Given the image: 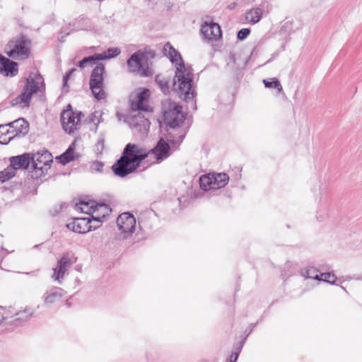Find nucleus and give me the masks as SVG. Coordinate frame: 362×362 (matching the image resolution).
<instances>
[{"label": "nucleus", "mask_w": 362, "mask_h": 362, "mask_svg": "<svg viewBox=\"0 0 362 362\" xmlns=\"http://www.w3.org/2000/svg\"><path fill=\"white\" fill-rule=\"evenodd\" d=\"M263 13V10L259 7L251 8L247 11L245 19L252 24H255L260 21Z\"/></svg>", "instance_id": "b1692460"}, {"label": "nucleus", "mask_w": 362, "mask_h": 362, "mask_svg": "<svg viewBox=\"0 0 362 362\" xmlns=\"http://www.w3.org/2000/svg\"><path fill=\"white\" fill-rule=\"evenodd\" d=\"M101 58L102 57H100V55L98 54H94L93 55L84 57L78 63L77 66L81 69H83L88 65L93 66L98 61H101Z\"/></svg>", "instance_id": "393cba45"}, {"label": "nucleus", "mask_w": 362, "mask_h": 362, "mask_svg": "<svg viewBox=\"0 0 362 362\" xmlns=\"http://www.w3.org/2000/svg\"><path fill=\"white\" fill-rule=\"evenodd\" d=\"M16 172L13 170V168L8 165L4 170L0 171V182H5L16 175Z\"/></svg>", "instance_id": "c756f323"}, {"label": "nucleus", "mask_w": 362, "mask_h": 362, "mask_svg": "<svg viewBox=\"0 0 362 362\" xmlns=\"http://www.w3.org/2000/svg\"><path fill=\"white\" fill-rule=\"evenodd\" d=\"M89 122H95L97 119V123L95 124L97 129L98 124L102 121V113L99 111H95L93 112L88 117Z\"/></svg>", "instance_id": "ea45409f"}, {"label": "nucleus", "mask_w": 362, "mask_h": 362, "mask_svg": "<svg viewBox=\"0 0 362 362\" xmlns=\"http://www.w3.org/2000/svg\"><path fill=\"white\" fill-rule=\"evenodd\" d=\"M251 326L252 329H250V333L252 332V329L256 326V324H252Z\"/></svg>", "instance_id": "603ef678"}, {"label": "nucleus", "mask_w": 362, "mask_h": 362, "mask_svg": "<svg viewBox=\"0 0 362 362\" xmlns=\"http://www.w3.org/2000/svg\"><path fill=\"white\" fill-rule=\"evenodd\" d=\"M130 126L142 135L148 134L150 128V122L141 112H138L137 115L132 116L129 119Z\"/></svg>", "instance_id": "4468645a"}, {"label": "nucleus", "mask_w": 362, "mask_h": 362, "mask_svg": "<svg viewBox=\"0 0 362 362\" xmlns=\"http://www.w3.org/2000/svg\"><path fill=\"white\" fill-rule=\"evenodd\" d=\"M317 218L320 219V221H322V219L320 218V216L319 215L317 216Z\"/></svg>", "instance_id": "864d4df0"}, {"label": "nucleus", "mask_w": 362, "mask_h": 362, "mask_svg": "<svg viewBox=\"0 0 362 362\" xmlns=\"http://www.w3.org/2000/svg\"><path fill=\"white\" fill-rule=\"evenodd\" d=\"M79 209L83 213L89 214L91 211L93 213H96V209L99 208H104L106 211V213L111 212L112 209L110 206L107 204H97L95 202L90 201V202H79Z\"/></svg>", "instance_id": "aec40b11"}, {"label": "nucleus", "mask_w": 362, "mask_h": 362, "mask_svg": "<svg viewBox=\"0 0 362 362\" xmlns=\"http://www.w3.org/2000/svg\"><path fill=\"white\" fill-rule=\"evenodd\" d=\"M163 122L169 128V129H167L168 134L166 136L168 141L160 138L156 145L147 151L148 156L153 155L157 163H161L170 156L171 148L170 144L172 145L180 144L185 136L183 130L177 128L185 119V116L182 112V107L175 103L169 102L168 108L163 110Z\"/></svg>", "instance_id": "f257e3e1"}, {"label": "nucleus", "mask_w": 362, "mask_h": 362, "mask_svg": "<svg viewBox=\"0 0 362 362\" xmlns=\"http://www.w3.org/2000/svg\"><path fill=\"white\" fill-rule=\"evenodd\" d=\"M71 265V259L67 255H63L57 262V266L54 268L52 278L58 283H61V280L66 272L68 267Z\"/></svg>", "instance_id": "f3484780"}, {"label": "nucleus", "mask_w": 362, "mask_h": 362, "mask_svg": "<svg viewBox=\"0 0 362 362\" xmlns=\"http://www.w3.org/2000/svg\"><path fill=\"white\" fill-rule=\"evenodd\" d=\"M33 158L31 157V153H25L19 156H12L9 158L10 166L14 172L18 169L26 170L32 163Z\"/></svg>", "instance_id": "2eb2a0df"}, {"label": "nucleus", "mask_w": 362, "mask_h": 362, "mask_svg": "<svg viewBox=\"0 0 362 362\" xmlns=\"http://www.w3.org/2000/svg\"><path fill=\"white\" fill-rule=\"evenodd\" d=\"M18 63L0 54V73L5 76L13 77L18 71Z\"/></svg>", "instance_id": "dca6fc26"}, {"label": "nucleus", "mask_w": 362, "mask_h": 362, "mask_svg": "<svg viewBox=\"0 0 362 362\" xmlns=\"http://www.w3.org/2000/svg\"><path fill=\"white\" fill-rule=\"evenodd\" d=\"M141 53L143 54L142 59L144 62L148 61L149 59H153L155 57V52L148 47H146L144 50H141Z\"/></svg>", "instance_id": "e433bc0d"}, {"label": "nucleus", "mask_w": 362, "mask_h": 362, "mask_svg": "<svg viewBox=\"0 0 362 362\" xmlns=\"http://www.w3.org/2000/svg\"><path fill=\"white\" fill-rule=\"evenodd\" d=\"M238 356H239V352L238 351L232 353V354L230 355L229 361H231V362H236L238 358Z\"/></svg>", "instance_id": "49530a36"}, {"label": "nucleus", "mask_w": 362, "mask_h": 362, "mask_svg": "<svg viewBox=\"0 0 362 362\" xmlns=\"http://www.w3.org/2000/svg\"><path fill=\"white\" fill-rule=\"evenodd\" d=\"M105 139L103 136H100L97 143L95 145V151L97 154H102L104 149Z\"/></svg>", "instance_id": "4c0bfd02"}, {"label": "nucleus", "mask_w": 362, "mask_h": 362, "mask_svg": "<svg viewBox=\"0 0 362 362\" xmlns=\"http://www.w3.org/2000/svg\"><path fill=\"white\" fill-rule=\"evenodd\" d=\"M173 89L178 94L179 98L185 102L192 100L196 95L193 89L192 69L190 67L185 66L184 62H182L180 66H176Z\"/></svg>", "instance_id": "f03ea898"}, {"label": "nucleus", "mask_w": 362, "mask_h": 362, "mask_svg": "<svg viewBox=\"0 0 362 362\" xmlns=\"http://www.w3.org/2000/svg\"><path fill=\"white\" fill-rule=\"evenodd\" d=\"M141 49H139L132 54L127 61V65L130 72L139 73L141 71V75L149 76L151 71L148 67H144V60L142 59Z\"/></svg>", "instance_id": "6e6552de"}, {"label": "nucleus", "mask_w": 362, "mask_h": 362, "mask_svg": "<svg viewBox=\"0 0 362 362\" xmlns=\"http://www.w3.org/2000/svg\"><path fill=\"white\" fill-rule=\"evenodd\" d=\"M76 30H89L92 29V25L89 18L81 16L74 24Z\"/></svg>", "instance_id": "a878e982"}, {"label": "nucleus", "mask_w": 362, "mask_h": 362, "mask_svg": "<svg viewBox=\"0 0 362 362\" xmlns=\"http://www.w3.org/2000/svg\"><path fill=\"white\" fill-rule=\"evenodd\" d=\"M199 186L204 191L214 189L211 173L203 175L199 177Z\"/></svg>", "instance_id": "cd10ccee"}, {"label": "nucleus", "mask_w": 362, "mask_h": 362, "mask_svg": "<svg viewBox=\"0 0 362 362\" xmlns=\"http://www.w3.org/2000/svg\"><path fill=\"white\" fill-rule=\"evenodd\" d=\"M105 71V65L102 63H98L93 69L90 78V88L95 98L98 100H102L105 97V93L103 88Z\"/></svg>", "instance_id": "0eeeda50"}, {"label": "nucleus", "mask_w": 362, "mask_h": 362, "mask_svg": "<svg viewBox=\"0 0 362 362\" xmlns=\"http://www.w3.org/2000/svg\"><path fill=\"white\" fill-rule=\"evenodd\" d=\"M76 29V27L74 26V24L71 25L69 24L67 26H64L62 28V30L59 33L58 39L62 42L65 41L66 36L69 35L71 33H72Z\"/></svg>", "instance_id": "473e14b6"}, {"label": "nucleus", "mask_w": 362, "mask_h": 362, "mask_svg": "<svg viewBox=\"0 0 362 362\" xmlns=\"http://www.w3.org/2000/svg\"><path fill=\"white\" fill-rule=\"evenodd\" d=\"M263 83L266 88H275V89L278 90L279 91H281L282 90V86H281L279 81L276 78H273L272 79V81H268V80L264 79Z\"/></svg>", "instance_id": "72a5a7b5"}, {"label": "nucleus", "mask_w": 362, "mask_h": 362, "mask_svg": "<svg viewBox=\"0 0 362 362\" xmlns=\"http://www.w3.org/2000/svg\"><path fill=\"white\" fill-rule=\"evenodd\" d=\"M163 54L168 57L170 61L176 65L180 66L182 62H184L180 53L176 50L170 42H166L163 48Z\"/></svg>", "instance_id": "6ab92c4d"}, {"label": "nucleus", "mask_w": 362, "mask_h": 362, "mask_svg": "<svg viewBox=\"0 0 362 362\" xmlns=\"http://www.w3.org/2000/svg\"><path fill=\"white\" fill-rule=\"evenodd\" d=\"M156 82L160 87L162 92L165 94L169 93L170 90V86H169V81L167 80L165 77L157 75L156 76Z\"/></svg>", "instance_id": "c85d7f7f"}, {"label": "nucleus", "mask_w": 362, "mask_h": 362, "mask_svg": "<svg viewBox=\"0 0 362 362\" xmlns=\"http://www.w3.org/2000/svg\"><path fill=\"white\" fill-rule=\"evenodd\" d=\"M107 54L105 52L98 54L102 57L101 60L116 57L121 53V50L118 47H110L107 49Z\"/></svg>", "instance_id": "7c9ffc66"}, {"label": "nucleus", "mask_w": 362, "mask_h": 362, "mask_svg": "<svg viewBox=\"0 0 362 362\" xmlns=\"http://www.w3.org/2000/svg\"><path fill=\"white\" fill-rule=\"evenodd\" d=\"M83 114L81 111H74L70 104L61 112L60 121L64 132L69 134H74L81 126Z\"/></svg>", "instance_id": "423d86ee"}, {"label": "nucleus", "mask_w": 362, "mask_h": 362, "mask_svg": "<svg viewBox=\"0 0 362 362\" xmlns=\"http://www.w3.org/2000/svg\"><path fill=\"white\" fill-rule=\"evenodd\" d=\"M132 108L133 110H139L144 112H148L149 107L144 102H141L138 100L132 103Z\"/></svg>", "instance_id": "f704fd0d"}, {"label": "nucleus", "mask_w": 362, "mask_h": 362, "mask_svg": "<svg viewBox=\"0 0 362 362\" xmlns=\"http://www.w3.org/2000/svg\"><path fill=\"white\" fill-rule=\"evenodd\" d=\"M76 71V69L73 68L69 69L66 74L64 76V77L66 78V79H69L71 75Z\"/></svg>", "instance_id": "de8ad7c7"}, {"label": "nucleus", "mask_w": 362, "mask_h": 362, "mask_svg": "<svg viewBox=\"0 0 362 362\" xmlns=\"http://www.w3.org/2000/svg\"><path fill=\"white\" fill-rule=\"evenodd\" d=\"M149 90L147 88L143 89L141 91L137 93V100L141 102H146L149 98Z\"/></svg>", "instance_id": "58836bf2"}, {"label": "nucleus", "mask_w": 362, "mask_h": 362, "mask_svg": "<svg viewBox=\"0 0 362 362\" xmlns=\"http://www.w3.org/2000/svg\"><path fill=\"white\" fill-rule=\"evenodd\" d=\"M66 228L74 233H86L99 228L98 226H92V220L89 216L84 218H76L73 221L66 224Z\"/></svg>", "instance_id": "9b49d317"}, {"label": "nucleus", "mask_w": 362, "mask_h": 362, "mask_svg": "<svg viewBox=\"0 0 362 362\" xmlns=\"http://www.w3.org/2000/svg\"><path fill=\"white\" fill-rule=\"evenodd\" d=\"M38 246H39L38 245H35L34 246V247H37Z\"/></svg>", "instance_id": "6e6d98bb"}, {"label": "nucleus", "mask_w": 362, "mask_h": 362, "mask_svg": "<svg viewBox=\"0 0 362 362\" xmlns=\"http://www.w3.org/2000/svg\"><path fill=\"white\" fill-rule=\"evenodd\" d=\"M301 275L305 278L313 279L315 280L320 281V274H318V270L313 267H308L301 270Z\"/></svg>", "instance_id": "bb28decb"}, {"label": "nucleus", "mask_w": 362, "mask_h": 362, "mask_svg": "<svg viewBox=\"0 0 362 362\" xmlns=\"http://www.w3.org/2000/svg\"><path fill=\"white\" fill-rule=\"evenodd\" d=\"M320 278H322L320 281L329 283L330 284H334L337 277L336 276L331 272H326L320 274Z\"/></svg>", "instance_id": "c9c22d12"}, {"label": "nucleus", "mask_w": 362, "mask_h": 362, "mask_svg": "<svg viewBox=\"0 0 362 362\" xmlns=\"http://www.w3.org/2000/svg\"><path fill=\"white\" fill-rule=\"evenodd\" d=\"M103 163L102 162L96 161L93 164L95 170L98 172H102L103 168Z\"/></svg>", "instance_id": "37998d69"}, {"label": "nucleus", "mask_w": 362, "mask_h": 362, "mask_svg": "<svg viewBox=\"0 0 362 362\" xmlns=\"http://www.w3.org/2000/svg\"><path fill=\"white\" fill-rule=\"evenodd\" d=\"M238 6V4L234 1L227 6V8L229 10H233Z\"/></svg>", "instance_id": "09e8293b"}, {"label": "nucleus", "mask_w": 362, "mask_h": 362, "mask_svg": "<svg viewBox=\"0 0 362 362\" xmlns=\"http://www.w3.org/2000/svg\"><path fill=\"white\" fill-rule=\"evenodd\" d=\"M89 217L92 220V223L94 222V224L92 223V226L99 225V227H100L101 226L103 219L105 218V214H102L101 216L98 214L95 216L93 215H90V216H89Z\"/></svg>", "instance_id": "79ce46f5"}, {"label": "nucleus", "mask_w": 362, "mask_h": 362, "mask_svg": "<svg viewBox=\"0 0 362 362\" xmlns=\"http://www.w3.org/2000/svg\"><path fill=\"white\" fill-rule=\"evenodd\" d=\"M30 40L25 35L11 40L6 46L5 53L13 59H28L30 55Z\"/></svg>", "instance_id": "20e7f679"}, {"label": "nucleus", "mask_w": 362, "mask_h": 362, "mask_svg": "<svg viewBox=\"0 0 362 362\" xmlns=\"http://www.w3.org/2000/svg\"><path fill=\"white\" fill-rule=\"evenodd\" d=\"M211 180L214 189L224 187L229 180V177L226 173H211Z\"/></svg>", "instance_id": "4be33fe9"}, {"label": "nucleus", "mask_w": 362, "mask_h": 362, "mask_svg": "<svg viewBox=\"0 0 362 362\" xmlns=\"http://www.w3.org/2000/svg\"><path fill=\"white\" fill-rule=\"evenodd\" d=\"M32 160V177L38 178L45 175L48 169L50 168L51 163L53 162L52 153L47 149L42 148L36 153H31Z\"/></svg>", "instance_id": "39448f33"}, {"label": "nucleus", "mask_w": 362, "mask_h": 362, "mask_svg": "<svg viewBox=\"0 0 362 362\" xmlns=\"http://www.w3.org/2000/svg\"><path fill=\"white\" fill-rule=\"evenodd\" d=\"M8 125L11 128L13 129V132H15V134L13 137L20 134L25 136L28 134L29 130V124L23 118H20L12 122H9Z\"/></svg>", "instance_id": "412c9836"}, {"label": "nucleus", "mask_w": 362, "mask_h": 362, "mask_svg": "<svg viewBox=\"0 0 362 362\" xmlns=\"http://www.w3.org/2000/svg\"><path fill=\"white\" fill-rule=\"evenodd\" d=\"M11 139H12V137L10 136L9 139H8V141H6H6H0V144H7L9 142V141L11 140Z\"/></svg>", "instance_id": "3c124183"}, {"label": "nucleus", "mask_w": 362, "mask_h": 362, "mask_svg": "<svg viewBox=\"0 0 362 362\" xmlns=\"http://www.w3.org/2000/svg\"><path fill=\"white\" fill-rule=\"evenodd\" d=\"M100 210L103 211V214H105V217L109 215L110 212L106 213V211L104 208H99V209H96V213Z\"/></svg>", "instance_id": "8fccbe9b"}, {"label": "nucleus", "mask_w": 362, "mask_h": 362, "mask_svg": "<svg viewBox=\"0 0 362 362\" xmlns=\"http://www.w3.org/2000/svg\"><path fill=\"white\" fill-rule=\"evenodd\" d=\"M32 315V313L28 310L17 313L14 316V319L12 322L16 323L17 322H25L27 321L29 317Z\"/></svg>", "instance_id": "2f4dec72"}, {"label": "nucleus", "mask_w": 362, "mask_h": 362, "mask_svg": "<svg viewBox=\"0 0 362 362\" xmlns=\"http://www.w3.org/2000/svg\"><path fill=\"white\" fill-rule=\"evenodd\" d=\"M200 32L204 37L209 41H216L222 35L221 27L218 23L214 22L209 23L204 22L202 25Z\"/></svg>", "instance_id": "ddd939ff"}, {"label": "nucleus", "mask_w": 362, "mask_h": 362, "mask_svg": "<svg viewBox=\"0 0 362 362\" xmlns=\"http://www.w3.org/2000/svg\"><path fill=\"white\" fill-rule=\"evenodd\" d=\"M7 127H9L8 123L6 124H0V133L1 134L9 133V131L7 129Z\"/></svg>", "instance_id": "c03bdc74"}, {"label": "nucleus", "mask_w": 362, "mask_h": 362, "mask_svg": "<svg viewBox=\"0 0 362 362\" xmlns=\"http://www.w3.org/2000/svg\"><path fill=\"white\" fill-rule=\"evenodd\" d=\"M138 168L128 157L122 154L120 158L112 165V170L115 175L124 177L136 170Z\"/></svg>", "instance_id": "1a4fd4ad"}, {"label": "nucleus", "mask_w": 362, "mask_h": 362, "mask_svg": "<svg viewBox=\"0 0 362 362\" xmlns=\"http://www.w3.org/2000/svg\"><path fill=\"white\" fill-rule=\"evenodd\" d=\"M68 81L69 79H66L65 77H63L62 91L64 93L69 92Z\"/></svg>", "instance_id": "a18cd8bd"}, {"label": "nucleus", "mask_w": 362, "mask_h": 362, "mask_svg": "<svg viewBox=\"0 0 362 362\" xmlns=\"http://www.w3.org/2000/svg\"><path fill=\"white\" fill-rule=\"evenodd\" d=\"M199 362H208V361H206V360H202V361H199Z\"/></svg>", "instance_id": "5fc2aeb1"}, {"label": "nucleus", "mask_w": 362, "mask_h": 362, "mask_svg": "<svg viewBox=\"0 0 362 362\" xmlns=\"http://www.w3.org/2000/svg\"><path fill=\"white\" fill-rule=\"evenodd\" d=\"M250 33V28H242L237 33V38L239 40H244Z\"/></svg>", "instance_id": "a19ab883"}, {"label": "nucleus", "mask_w": 362, "mask_h": 362, "mask_svg": "<svg viewBox=\"0 0 362 362\" xmlns=\"http://www.w3.org/2000/svg\"><path fill=\"white\" fill-rule=\"evenodd\" d=\"M45 87L42 76L39 73H30L25 79L22 93L13 100V105H20L22 107H28L33 94Z\"/></svg>", "instance_id": "7ed1b4c3"}, {"label": "nucleus", "mask_w": 362, "mask_h": 362, "mask_svg": "<svg viewBox=\"0 0 362 362\" xmlns=\"http://www.w3.org/2000/svg\"><path fill=\"white\" fill-rule=\"evenodd\" d=\"M125 157H128L138 167L140 166L141 162L148 157V153L146 149L140 148L138 145L129 143L124 147L122 153Z\"/></svg>", "instance_id": "9d476101"}, {"label": "nucleus", "mask_w": 362, "mask_h": 362, "mask_svg": "<svg viewBox=\"0 0 362 362\" xmlns=\"http://www.w3.org/2000/svg\"><path fill=\"white\" fill-rule=\"evenodd\" d=\"M63 296L64 290L59 287H54L44 293V303L46 305H51L60 301Z\"/></svg>", "instance_id": "a211bd4d"}, {"label": "nucleus", "mask_w": 362, "mask_h": 362, "mask_svg": "<svg viewBox=\"0 0 362 362\" xmlns=\"http://www.w3.org/2000/svg\"><path fill=\"white\" fill-rule=\"evenodd\" d=\"M119 230L125 234L131 235L136 229V218L130 212H124L117 218Z\"/></svg>", "instance_id": "f8f14e48"}, {"label": "nucleus", "mask_w": 362, "mask_h": 362, "mask_svg": "<svg viewBox=\"0 0 362 362\" xmlns=\"http://www.w3.org/2000/svg\"><path fill=\"white\" fill-rule=\"evenodd\" d=\"M74 142L72 143L63 153H62L61 155L56 158V159L58 160L59 163H61L63 165H65L74 160Z\"/></svg>", "instance_id": "5701e85b"}]
</instances>
